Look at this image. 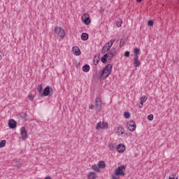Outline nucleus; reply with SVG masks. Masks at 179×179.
<instances>
[{"label": "nucleus", "instance_id": "79ce46f5", "mask_svg": "<svg viewBox=\"0 0 179 179\" xmlns=\"http://www.w3.org/2000/svg\"><path fill=\"white\" fill-rule=\"evenodd\" d=\"M44 179H51V177L47 176V177H45Z\"/></svg>", "mask_w": 179, "mask_h": 179}, {"label": "nucleus", "instance_id": "aec40b11", "mask_svg": "<svg viewBox=\"0 0 179 179\" xmlns=\"http://www.w3.org/2000/svg\"><path fill=\"white\" fill-rule=\"evenodd\" d=\"M99 61H100V55H99V56L96 55L94 57V65H97L99 64Z\"/></svg>", "mask_w": 179, "mask_h": 179}, {"label": "nucleus", "instance_id": "f03ea898", "mask_svg": "<svg viewBox=\"0 0 179 179\" xmlns=\"http://www.w3.org/2000/svg\"><path fill=\"white\" fill-rule=\"evenodd\" d=\"M127 169L125 165H121L116 168L114 171V174L111 175V179H118V177H124L125 172L124 170Z\"/></svg>", "mask_w": 179, "mask_h": 179}, {"label": "nucleus", "instance_id": "f8f14e48", "mask_svg": "<svg viewBox=\"0 0 179 179\" xmlns=\"http://www.w3.org/2000/svg\"><path fill=\"white\" fill-rule=\"evenodd\" d=\"M72 52L74 55H80L81 54L80 49L78 46L73 47Z\"/></svg>", "mask_w": 179, "mask_h": 179}, {"label": "nucleus", "instance_id": "a211bd4d", "mask_svg": "<svg viewBox=\"0 0 179 179\" xmlns=\"http://www.w3.org/2000/svg\"><path fill=\"white\" fill-rule=\"evenodd\" d=\"M141 53V50L139 48H136L134 50V57H139V54Z\"/></svg>", "mask_w": 179, "mask_h": 179}, {"label": "nucleus", "instance_id": "a878e982", "mask_svg": "<svg viewBox=\"0 0 179 179\" xmlns=\"http://www.w3.org/2000/svg\"><path fill=\"white\" fill-rule=\"evenodd\" d=\"M92 170H94L96 173L100 172V168L97 165H92Z\"/></svg>", "mask_w": 179, "mask_h": 179}, {"label": "nucleus", "instance_id": "37998d69", "mask_svg": "<svg viewBox=\"0 0 179 179\" xmlns=\"http://www.w3.org/2000/svg\"><path fill=\"white\" fill-rule=\"evenodd\" d=\"M136 2H142V0H136Z\"/></svg>", "mask_w": 179, "mask_h": 179}, {"label": "nucleus", "instance_id": "e433bc0d", "mask_svg": "<svg viewBox=\"0 0 179 179\" xmlns=\"http://www.w3.org/2000/svg\"><path fill=\"white\" fill-rule=\"evenodd\" d=\"M169 179H178V178H176L174 176H169Z\"/></svg>", "mask_w": 179, "mask_h": 179}, {"label": "nucleus", "instance_id": "1a4fd4ad", "mask_svg": "<svg viewBox=\"0 0 179 179\" xmlns=\"http://www.w3.org/2000/svg\"><path fill=\"white\" fill-rule=\"evenodd\" d=\"M117 52V48H112L110 51L108 52V55L109 57V61H111L113 58H114V56L115 55Z\"/></svg>", "mask_w": 179, "mask_h": 179}, {"label": "nucleus", "instance_id": "cd10ccee", "mask_svg": "<svg viewBox=\"0 0 179 179\" xmlns=\"http://www.w3.org/2000/svg\"><path fill=\"white\" fill-rule=\"evenodd\" d=\"M5 145H6V140H2L0 142V149L2 148H5Z\"/></svg>", "mask_w": 179, "mask_h": 179}, {"label": "nucleus", "instance_id": "39448f33", "mask_svg": "<svg viewBox=\"0 0 179 179\" xmlns=\"http://www.w3.org/2000/svg\"><path fill=\"white\" fill-rule=\"evenodd\" d=\"M55 32L59 37H61L62 38H64L65 37V30H64V28L61 27H56L55 29Z\"/></svg>", "mask_w": 179, "mask_h": 179}, {"label": "nucleus", "instance_id": "a18cd8bd", "mask_svg": "<svg viewBox=\"0 0 179 179\" xmlns=\"http://www.w3.org/2000/svg\"><path fill=\"white\" fill-rule=\"evenodd\" d=\"M141 107H142V105H141V104L139 105V108H141Z\"/></svg>", "mask_w": 179, "mask_h": 179}, {"label": "nucleus", "instance_id": "4c0bfd02", "mask_svg": "<svg viewBox=\"0 0 179 179\" xmlns=\"http://www.w3.org/2000/svg\"><path fill=\"white\" fill-rule=\"evenodd\" d=\"M110 50H111V47L110 46H107L106 47V51L108 52L110 51Z\"/></svg>", "mask_w": 179, "mask_h": 179}, {"label": "nucleus", "instance_id": "6e6552de", "mask_svg": "<svg viewBox=\"0 0 179 179\" xmlns=\"http://www.w3.org/2000/svg\"><path fill=\"white\" fill-rule=\"evenodd\" d=\"M20 135L22 141H26L27 139V131L26 130V127H22L20 129Z\"/></svg>", "mask_w": 179, "mask_h": 179}, {"label": "nucleus", "instance_id": "4468645a", "mask_svg": "<svg viewBox=\"0 0 179 179\" xmlns=\"http://www.w3.org/2000/svg\"><path fill=\"white\" fill-rule=\"evenodd\" d=\"M107 58L109 60L108 53H106L101 58V61L103 64H106L107 62Z\"/></svg>", "mask_w": 179, "mask_h": 179}, {"label": "nucleus", "instance_id": "4be33fe9", "mask_svg": "<svg viewBox=\"0 0 179 179\" xmlns=\"http://www.w3.org/2000/svg\"><path fill=\"white\" fill-rule=\"evenodd\" d=\"M98 167H99V169H104V167H106V162H104V161L99 162Z\"/></svg>", "mask_w": 179, "mask_h": 179}, {"label": "nucleus", "instance_id": "7c9ffc66", "mask_svg": "<svg viewBox=\"0 0 179 179\" xmlns=\"http://www.w3.org/2000/svg\"><path fill=\"white\" fill-rule=\"evenodd\" d=\"M124 118L128 119L131 117V113H129V112H124Z\"/></svg>", "mask_w": 179, "mask_h": 179}, {"label": "nucleus", "instance_id": "f3484780", "mask_svg": "<svg viewBox=\"0 0 179 179\" xmlns=\"http://www.w3.org/2000/svg\"><path fill=\"white\" fill-rule=\"evenodd\" d=\"M146 100H148V98H146V96L141 97L140 104L141 105V106H140V108H142V107H143V103H146Z\"/></svg>", "mask_w": 179, "mask_h": 179}, {"label": "nucleus", "instance_id": "7ed1b4c3", "mask_svg": "<svg viewBox=\"0 0 179 179\" xmlns=\"http://www.w3.org/2000/svg\"><path fill=\"white\" fill-rule=\"evenodd\" d=\"M52 92H53L52 87L48 85L46 87L43 89V92L42 93V97H44V96L47 97L48 96L50 97V96L52 95Z\"/></svg>", "mask_w": 179, "mask_h": 179}, {"label": "nucleus", "instance_id": "ea45409f", "mask_svg": "<svg viewBox=\"0 0 179 179\" xmlns=\"http://www.w3.org/2000/svg\"><path fill=\"white\" fill-rule=\"evenodd\" d=\"M89 108H90V110H93L94 108V105H90Z\"/></svg>", "mask_w": 179, "mask_h": 179}, {"label": "nucleus", "instance_id": "ddd939ff", "mask_svg": "<svg viewBox=\"0 0 179 179\" xmlns=\"http://www.w3.org/2000/svg\"><path fill=\"white\" fill-rule=\"evenodd\" d=\"M134 64L136 68H138L141 65V61L139 60V57H134Z\"/></svg>", "mask_w": 179, "mask_h": 179}, {"label": "nucleus", "instance_id": "5701e85b", "mask_svg": "<svg viewBox=\"0 0 179 179\" xmlns=\"http://www.w3.org/2000/svg\"><path fill=\"white\" fill-rule=\"evenodd\" d=\"M38 92L39 93V94H41V96H43V85H41V84L38 85Z\"/></svg>", "mask_w": 179, "mask_h": 179}, {"label": "nucleus", "instance_id": "9b49d317", "mask_svg": "<svg viewBox=\"0 0 179 179\" xmlns=\"http://www.w3.org/2000/svg\"><path fill=\"white\" fill-rule=\"evenodd\" d=\"M117 150L119 153H124L125 152V145L122 143L119 144L117 146Z\"/></svg>", "mask_w": 179, "mask_h": 179}, {"label": "nucleus", "instance_id": "58836bf2", "mask_svg": "<svg viewBox=\"0 0 179 179\" xmlns=\"http://www.w3.org/2000/svg\"><path fill=\"white\" fill-rule=\"evenodd\" d=\"M110 50H111V47L110 46H107L106 47V51L108 52L110 51Z\"/></svg>", "mask_w": 179, "mask_h": 179}, {"label": "nucleus", "instance_id": "49530a36", "mask_svg": "<svg viewBox=\"0 0 179 179\" xmlns=\"http://www.w3.org/2000/svg\"><path fill=\"white\" fill-rule=\"evenodd\" d=\"M126 136H128V134L127 133H126Z\"/></svg>", "mask_w": 179, "mask_h": 179}, {"label": "nucleus", "instance_id": "9d476101", "mask_svg": "<svg viewBox=\"0 0 179 179\" xmlns=\"http://www.w3.org/2000/svg\"><path fill=\"white\" fill-rule=\"evenodd\" d=\"M17 125V122H16V120H13V119H10L8 121V127L10 129H15V128H16Z\"/></svg>", "mask_w": 179, "mask_h": 179}, {"label": "nucleus", "instance_id": "a19ab883", "mask_svg": "<svg viewBox=\"0 0 179 179\" xmlns=\"http://www.w3.org/2000/svg\"><path fill=\"white\" fill-rule=\"evenodd\" d=\"M2 59V52H0V61Z\"/></svg>", "mask_w": 179, "mask_h": 179}, {"label": "nucleus", "instance_id": "f704fd0d", "mask_svg": "<svg viewBox=\"0 0 179 179\" xmlns=\"http://www.w3.org/2000/svg\"><path fill=\"white\" fill-rule=\"evenodd\" d=\"M28 97L31 100V101H33V100H34V96H33V94H29L28 95Z\"/></svg>", "mask_w": 179, "mask_h": 179}, {"label": "nucleus", "instance_id": "393cba45", "mask_svg": "<svg viewBox=\"0 0 179 179\" xmlns=\"http://www.w3.org/2000/svg\"><path fill=\"white\" fill-rule=\"evenodd\" d=\"M92 20H90V17H87L84 19V23L87 26L88 24H90Z\"/></svg>", "mask_w": 179, "mask_h": 179}, {"label": "nucleus", "instance_id": "20e7f679", "mask_svg": "<svg viewBox=\"0 0 179 179\" xmlns=\"http://www.w3.org/2000/svg\"><path fill=\"white\" fill-rule=\"evenodd\" d=\"M127 127L129 131L134 132V131L136 129V123H135V121L134 120H130L127 122Z\"/></svg>", "mask_w": 179, "mask_h": 179}, {"label": "nucleus", "instance_id": "2eb2a0df", "mask_svg": "<svg viewBox=\"0 0 179 179\" xmlns=\"http://www.w3.org/2000/svg\"><path fill=\"white\" fill-rule=\"evenodd\" d=\"M87 177L89 179H96L97 178V174L94 172H90Z\"/></svg>", "mask_w": 179, "mask_h": 179}, {"label": "nucleus", "instance_id": "0eeeda50", "mask_svg": "<svg viewBox=\"0 0 179 179\" xmlns=\"http://www.w3.org/2000/svg\"><path fill=\"white\" fill-rule=\"evenodd\" d=\"M108 128V123L98 122L96 126V129H107Z\"/></svg>", "mask_w": 179, "mask_h": 179}, {"label": "nucleus", "instance_id": "2f4dec72", "mask_svg": "<svg viewBox=\"0 0 179 179\" xmlns=\"http://www.w3.org/2000/svg\"><path fill=\"white\" fill-rule=\"evenodd\" d=\"M153 24H154L153 20H148V26H149L150 27H152Z\"/></svg>", "mask_w": 179, "mask_h": 179}, {"label": "nucleus", "instance_id": "b1692460", "mask_svg": "<svg viewBox=\"0 0 179 179\" xmlns=\"http://www.w3.org/2000/svg\"><path fill=\"white\" fill-rule=\"evenodd\" d=\"M125 129H124V127H118L117 128V132L120 134H121V135H124V132Z\"/></svg>", "mask_w": 179, "mask_h": 179}, {"label": "nucleus", "instance_id": "bb28decb", "mask_svg": "<svg viewBox=\"0 0 179 179\" xmlns=\"http://www.w3.org/2000/svg\"><path fill=\"white\" fill-rule=\"evenodd\" d=\"M107 45H104L101 50V54H107Z\"/></svg>", "mask_w": 179, "mask_h": 179}, {"label": "nucleus", "instance_id": "6ab92c4d", "mask_svg": "<svg viewBox=\"0 0 179 179\" xmlns=\"http://www.w3.org/2000/svg\"><path fill=\"white\" fill-rule=\"evenodd\" d=\"M83 72H89L90 71V66L89 64H85L83 66Z\"/></svg>", "mask_w": 179, "mask_h": 179}, {"label": "nucleus", "instance_id": "473e14b6", "mask_svg": "<svg viewBox=\"0 0 179 179\" xmlns=\"http://www.w3.org/2000/svg\"><path fill=\"white\" fill-rule=\"evenodd\" d=\"M124 44H125V43L124 42V39H121L120 43V48H122V47H124Z\"/></svg>", "mask_w": 179, "mask_h": 179}, {"label": "nucleus", "instance_id": "c03bdc74", "mask_svg": "<svg viewBox=\"0 0 179 179\" xmlns=\"http://www.w3.org/2000/svg\"><path fill=\"white\" fill-rule=\"evenodd\" d=\"M100 12H104V10L103 9H101V11Z\"/></svg>", "mask_w": 179, "mask_h": 179}, {"label": "nucleus", "instance_id": "c85d7f7f", "mask_svg": "<svg viewBox=\"0 0 179 179\" xmlns=\"http://www.w3.org/2000/svg\"><path fill=\"white\" fill-rule=\"evenodd\" d=\"M21 118H22V121H24V122L27 121V114L23 113V114L21 115Z\"/></svg>", "mask_w": 179, "mask_h": 179}, {"label": "nucleus", "instance_id": "72a5a7b5", "mask_svg": "<svg viewBox=\"0 0 179 179\" xmlns=\"http://www.w3.org/2000/svg\"><path fill=\"white\" fill-rule=\"evenodd\" d=\"M148 121H153V115L150 114L148 116Z\"/></svg>", "mask_w": 179, "mask_h": 179}, {"label": "nucleus", "instance_id": "412c9836", "mask_svg": "<svg viewBox=\"0 0 179 179\" xmlns=\"http://www.w3.org/2000/svg\"><path fill=\"white\" fill-rule=\"evenodd\" d=\"M114 43H115V40L112 39L109 41L108 43H106L105 45H106V47H113V44H114Z\"/></svg>", "mask_w": 179, "mask_h": 179}, {"label": "nucleus", "instance_id": "423d86ee", "mask_svg": "<svg viewBox=\"0 0 179 179\" xmlns=\"http://www.w3.org/2000/svg\"><path fill=\"white\" fill-rule=\"evenodd\" d=\"M95 107L96 108V111H101V98L96 97L95 99Z\"/></svg>", "mask_w": 179, "mask_h": 179}, {"label": "nucleus", "instance_id": "c9c22d12", "mask_svg": "<svg viewBox=\"0 0 179 179\" xmlns=\"http://www.w3.org/2000/svg\"><path fill=\"white\" fill-rule=\"evenodd\" d=\"M129 54H131L129 51H126L124 55V57H127V58H128L129 57Z\"/></svg>", "mask_w": 179, "mask_h": 179}, {"label": "nucleus", "instance_id": "f257e3e1", "mask_svg": "<svg viewBox=\"0 0 179 179\" xmlns=\"http://www.w3.org/2000/svg\"><path fill=\"white\" fill-rule=\"evenodd\" d=\"M111 72H113V64H107L102 70L99 71V75L101 79H106L111 75Z\"/></svg>", "mask_w": 179, "mask_h": 179}, {"label": "nucleus", "instance_id": "c756f323", "mask_svg": "<svg viewBox=\"0 0 179 179\" xmlns=\"http://www.w3.org/2000/svg\"><path fill=\"white\" fill-rule=\"evenodd\" d=\"M117 27H121L122 26V20H120L119 21L116 22Z\"/></svg>", "mask_w": 179, "mask_h": 179}, {"label": "nucleus", "instance_id": "dca6fc26", "mask_svg": "<svg viewBox=\"0 0 179 179\" xmlns=\"http://www.w3.org/2000/svg\"><path fill=\"white\" fill-rule=\"evenodd\" d=\"M81 40H83V41H86L87 40H89V34L87 33H83L81 34Z\"/></svg>", "mask_w": 179, "mask_h": 179}]
</instances>
